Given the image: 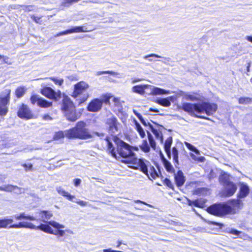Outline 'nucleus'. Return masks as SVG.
<instances>
[{"instance_id":"obj_1","label":"nucleus","mask_w":252,"mask_h":252,"mask_svg":"<svg viewBox=\"0 0 252 252\" xmlns=\"http://www.w3.org/2000/svg\"><path fill=\"white\" fill-rule=\"evenodd\" d=\"M249 192V186L245 183H241L239 191L237 194L238 199L230 200L227 203L214 204L207 208V212L217 216L235 214L243 206V203L240 199L246 197Z\"/></svg>"},{"instance_id":"obj_2","label":"nucleus","mask_w":252,"mask_h":252,"mask_svg":"<svg viewBox=\"0 0 252 252\" xmlns=\"http://www.w3.org/2000/svg\"><path fill=\"white\" fill-rule=\"evenodd\" d=\"M182 108L183 110L195 118L210 121L211 119L209 118L204 116L198 115L195 114L194 112H196L200 114L205 113L207 115L211 116L217 111L218 105L215 103L205 101L193 104L184 102L182 104Z\"/></svg>"},{"instance_id":"obj_3","label":"nucleus","mask_w":252,"mask_h":252,"mask_svg":"<svg viewBox=\"0 0 252 252\" xmlns=\"http://www.w3.org/2000/svg\"><path fill=\"white\" fill-rule=\"evenodd\" d=\"M148 126L156 138L159 139L161 143H163V149L167 158L170 159L172 158L175 167L179 168V150L177 146H175L171 149L173 142L172 137H169L163 143V136L160 129H157L154 128V126L150 123H148Z\"/></svg>"},{"instance_id":"obj_4","label":"nucleus","mask_w":252,"mask_h":252,"mask_svg":"<svg viewBox=\"0 0 252 252\" xmlns=\"http://www.w3.org/2000/svg\"><path fill=\"white\" fill-rule=\"evenodd\" d=\"M86 123L83 121L78 122L75 127L65 131V134L62 131L55 133L54 135V140L63 138L64 136L68 139H87L92 137L88 129L86 128Z\"/></svg>"},{"instance_id":"obj_5","label":"nucleus","mask_w":252,"mask_h":252,"mask_svg":"<svg viewBox=\"0 0 252 252\" xmlns=\"http://www.w3.org/2000/svg\"><path fill=\"white\" fill-rule=\"evenodd\" d=\"M113 141L117 146V151L118 154L123 158H129V159L123 160V162L134 163L137 160V158H135V154L132 151V150L137 151V147L133 148L116 136L113 137Z\"/></svg>"},{"instance_id":"obj_6","label":"nucleus","mask_w":252,"mask_h":252,"mask_svg":"<svg viewBox=\"0 0 252 252\" xmlns=\"http://www.w3.org/2000/svg\"><path fill=\"white\" fill-rule=\"evenodd\" d=\"M61 110L69 121L75 122L79 118L76 113V107L73 101L65 94H63Z\"/></svg>"},{"instance_id":"obj_7","label":"nucleus","mask_w":252,"mask_h":252,"mask_svg":"<svg viewBox=\"0 0 252 252\" xmlns=\"http://www.w3.org/2000/svg\"><path fill=\"white\" fill-rule=\"evenodd\" d=\"M220 184L223 186L224 192L226 196H231L237 190L236 185L230 181L229 176L226 174H222L219 178Z\"/></svg>"},{"instance_id":"obj_8","label":"nucleus","mask_w":252,"mask_h":252,"mask_svg":"<svg viewBox=\"0 0 252 252\" xmlns=\"http://www.w3.org/2000/svg\"><path fill=\"white\" fill-rule=\"evenodd\" d=\"M10 90L5 89L0 94V115H5L8 111L7 105L10 98Z\"/></svg>"},{"instance_id":"obj_9","label":"nucleus","mask_w":252,"mask_h":252,"mask_svg":"<svg viewBox=\"0 0 252 252\" xmlns=\"http://www.w3.org/2000/svg\"><path fill=\"white\" fill-rule=\"evenodd\" d=\"M40 93L45 97L55 101H58L62 97V93L60 90L56 92L50 87L43 88L41 90Z\"/></svg>"},{"instance_id":"obj_10","label":"nucleus","mask_w":252,"mask_h":252,"mask_svg":"<svg viewBox=\"0 0 252 252\" xmlns=\"http://www.w3.org/2000/svg\"><path fill=\"white\" fill-rule=\"evenodd\" d=\"M106 124L108 126L109 133L113 135L119 131V126L120 125L117 119L114 116L108 118Z\"/></svg>"},{"instance_id":"obj_11","label":"nucleus","mask_w":252,"mask_h":252,"mask_svg":"<svg viewBox=\"0 0 252 252\" xmlns=\"http://www.w3.org/2000/svg\"><path fill=\"white\" fill-rule=\"evenodd\" d=\"M31 103L34 104L36 102L39 107L48 108L52 105V102L39 96L38 95H32L30 98Z\"/></svg>"},{"instance_id":"obj_12","label":"nucleus","mask_w":252,"mask_h":252,"mask_svg":"<svg viewBox=\"0 0 252 252\" xmlns=\"http://www.w3.org/2000/svg\"><path fill=\"white\" fill-rule=\"evenodd\" d=\"M56 190L60 195L66 197V198L71 201L75 202L82 206H85L87 205V202L80 200L76 199L73 200L75 198V196L71 195L68 192L65 191L62 187H59L56 188Z\"/></svg>"},{"instance_id":"obj_13","label":"nucleus","mask_w":252,"mask_h":252,"mask_svg":"<svg viewBox=\"0 0 252 252\" xmlns=\"http://www.w3.org/2000/svg\"><path fill=\"white\" fill-rule=\"evenodd\" d=\"M17 116L22 119H30L32 118V114L31 110L27 105L22 104L19 107L17 112Z\"/></svg>"},{"instance_id":"obj_14","label":"nucleus","mask_w":252,"mask_h":252,"mask_svg":"<svg viewBox=\"0 0 252 252\" xmlns=\"http://www.w3.org/2000/svg\"><path fill=\"white\" fill-rule=\"evenodd\" d=\"M103 101L98 98L93 99L87 106V110L92 112L99 111L102 108Z\"/></svg>"},{"instance_id":"obj_15","label":"nucleus","mask_w":252,"mask_h":252,"mask_svg":"<svg viewBox=\"0 0 252 252\" xmlns=\"http://www.w3.org/2000/svg\"><path fill=\"white\" fill-rule=\"evenodd\" d=\"M88 87L89 85L85 82L81 81L77 83L74 85V89L72 96L74 97H77Z\"/></svg>"},{"instance_id":"obj_16","label":"nucleus","mask_w":252,"mask_h":252,"mask_svg":"<svg viewBox=\"0 0 252 252\" xmlns=\"http://www.w3.org/2000/svg\"><path fill=\"white\" fill-rule=\"evenodd\" d=\"M87 31L85 29H84V27L83 26H75L71 29H67L65 31L61 32L54 35L55 37H59L60 36H62L63 35H66L74 32H86Z\"/></svg>"},{"instance_id":"obj_17","label":"nucleus","mask_w":252,"mask_h":252,"mask_svg":"<svg viewBox=\"0 0 252 252\" xmlns=\"http://www.w3.org/2000/svg\"><path fill=\"white\" fill-rule=\"evenodd\" d=\"M175 100L174 96H170L166 98H158L156 102L158 104L164 107H169L171 105V102H174Z\"/></svg>"},{"instance_id":"obj_18","label":"nucleus","mask_w":252,"mask_h":252,"mask_svg":"<svg viewBox=\"0 0 252 252\" xmlns=\"http://www.w3.org/2000/svg\"><path fill=\"white\" fill-rule=\"evenodd\" d=\"M174 179L177 186L179 188L182 187L185 183L186 179L183 173L181 170H179L177 173H174Z\"/></svg>"},{"instance_id":"obj_19","label":"nucleus","mask_w":252,"mask_h":252,"mask_svg":"<svg viewBox=\"0 0 252 252\" xmlns=\"http://www.w3.org/2000/svg\"><path fill=\"white\" fill-rule=\"evenodd\" d=\"M41 221L46 223H41L39 225V230L52 234L54 230L52 228V225L49 223V221H47L44 219L41 220Z\"/></svg>"},{"instance_id":"obj_20","label":"nucleus","mask_w":252,"mask_h":252,"mask_svg":"<svg viewBox=\"0 0 252 252\" xmlns=\"http://www.w3.org/2000/svg\"><path fill=\"white\" fill-rule=\"evenodd\" d=\"M149 86L151 85L146 84L134 86L132 88V91L133 92L142 94L145 93V90L148 88Z\"/></svg>"},{"instance_id":"obj_21","label":"nucleus","mask_w":252,"mask_h":252,"mask_svg":"<svg viewBox=\"0 0 252 252\" xmlns=\"http://www.w3.org/2000/svg\"><path fill=\"white\" fill-rule=\"evenodd\" d=\"M105 140L107 142V149L109 153L111 155V156L113 157L116 158L117 155L115 148L114 147L113 143L110 141V138L108 136H107L105 138Z\"/></svg>"},{"instance_id":"obj_22","label":"nucleus","mask_w":252,"mask_h":252,"mask_svg":"<svg viewBox=\"0 0 252 252\" xmlns=\"http://www.w3.org/2000/svg\"><path fill=\"white\" fill-rule=\"evenodd\" d=\"M152 87V94L154 95H161L163 94H169L170 91L169 90H166L158 87H156L151 86Z\"/></svg>"},{"instance_id":"obj_23","label":"nucleus","mask_w":252,"mask_h":252,"mask_svg":"<svg viewBox=\"0 0 252 252\" xmlns=\"http://www.w3.org/2000/svg\"><path fill=\"white\" fill-rule=\"evenodd\" d=\"M138 165L140 171L149 176L148 165L146 164L145 161L143 159H139Z\"/></svg>"},{"instance_id":"obj_24","label":"nucleus","mask_w":252,"mask_h":252,"mask_svg":"<svg viewBox=\"0 0 252 252\" xmlns=\"http://www.w3.org/2000/svg\"><path fill=\"white\" fill-rule=\"evenodd\" d=\"M13 222V220L11 219H0V228H8V225L11 224Z\"/></svg>"},{"instance_id":"obj_25","label":"nucleus","mask_w":252,"mask_h":252,"mask_svg":"<svg viewBox=\"0 0 252 252\" xmlns=\"http://www.w3.org/2000/svg\"><path fill=\"white\" fill-rule=\"evenodd\" d=\"M13 217L17 220H21L23 219L32 221L36 220V219L34 217L27 215L25 213H22L20 215H14Z\"/></svg>"},{"instance_id":"obj_26","label":"nucleus","mask_w":252,"mask_h":252,"mask_svg":"<svg viewBox=\"0 0 252 252\" xmlns=\"http://www.w3.org/2000/svg\"><path fill=\"white\" fill-rule=\"evenodd\" d=\"M134 122L135 126V128L137 132H138L139 135L142 138H144L146 136V134L143 128H142L140 124L136 120H134Z\"/></svg>"},{"instance_id":"obj_27","label":"nucleus","mask_w":252,"mask_h":252,"mask_svg":"<svg viewBox=\"0 0 252 252\" xmlns=\"http://www.w3.org/2000/svg\"><path fill=\"white\" fill-rule=\"evenodd\" d=\"M148 139L149 142V146L150 148H152L154 150H156V142L152 135V134L148 130H147Z\"/></svg>"},{"instance_id":"obj_28","label":"nucleus","mask_w":252,"mask_h":252,"mask_svg":"<svg viewBox=\"0 0 252 252\" xmlns=\"http://www.w3.org/2000/svg\"><path fill=\"white\" fill-rule=\"evenodd\" d=\"M15 189L20 190L17 186L11 185H4L2 187H0V190L1 191L10 192L12 191V190H14ZM20 192V190H19V192Z\"/></svg>"},{"instance_id":"obj_29","label":"nucleus","mask_w":252,"mask_h":252,"mask_svg":"<svg viewBox=\"0 0 252 252\" xmlns=\"http://www.w3.org/2000/svg\"><path fill=\"white\" fill-rule=\"evenodd\" d=\"M162 163L167 172L170 173H175V169L169 161L166 160Z\"/></svg>"},{"instance_id":"obj_30","label":"nucleus","mask_w":252,"mask_h":252,"mask_svg":"<svg viewBox=\"0 0 252 252\" xmlns=\"http://www.w3.org/2000/svg\"><path fill=\"white\" fill-rule=\"evenodd\" d=\"M27 89L25 87L21 86L18 87L15 91V94L18 98H20L24 95L26 92Z\"/></svg>"},{"instance_id":"obj_31","label":"nucleus","mask_w":252,"mask_h":252,"mask_svg":"<svg viewBox=\"0 0 252 252\" xmlns=\"http://www.w3.org/2000/svg\"><path fill=\"white\" fill-rule=\"evenodd\" d=\"M140 148L145 153H149L150 151V147L146 139L143 140Z\"/></svg>"},{"instance_id":"obj_32","label":"nucleus","mask_w":252,"mask_h":252,"mask_svg":"<svg viewBox=\"0 0 252 252\" xmlns=\"http://www.w3.org/2000/svg\"><path fill=\"white\" fill-rule=\"evenodd\" d=\"M239 103L240 104L247 105L252 103V97H241L238 100Z\"/></svg>"},{"instance_id":"obj_33","label":"nucleus","mask_w":252,"mask_h":252,"mask_svg":"<svg viewBox=\"0 0 252 252\" xmlns=\"http://www.w3.org/2000/svg\"><path fill=\"white\" fill-rule=\"evenodd\" d=\"M40 215L42 219L44 218L46 220H49L53 216L52 213L48 211H42L40 212Z\"/></svg>"},{"instance_id":"obj_34","label":"nucleus","mask_w":252,"mask_h":252,"mask_svg":"<svg viewBox=\"0 0 252 252\" xmlns=\"http://www.w3.org/2000/svg\"><path fill=\"white\" fill-rule=\"evenodd\" d=\"M27 222H20L18 224H13L9 226V228H26Z\"/></svg>"},{"instance_id":"obj_35","label":"nucleus","mask_w":252,"mask_h":252,"mask_svg":"<svg viewBox=\"0 0 252 252\" xmlns=\"http://www.w3.org/2000/svg\"><path fill=\"white\" fill-rule=\"evenodd\" d=\"M133 113L137 116L138 119L140 120L141 123L144 126H148V123H147L145 120L144 119L142 115L138 112H137L135 110H133Z\"/></svg>"},{"instance_id":"obj_36","label":"nucleus","mask_w":252,"mask_h":252,"mask_svg":"<svg viewBox=\"0 0 252 252\" xmlns=\"http://www.w3.org/2000/svg\"><path fill=\"white\" fill-rule=\"evenodd\" d=\"M185 144L186 147L189 150L194 152L196 154H198H198H200L199 151L195 146H194L192 144H190V143H189L188 142H185Z\"/></svg>"},{"instance_id":"obj_37","label":"nucleus","mask_w":252,"mask_h":252,"mask_svg":"<svg viewBox=\"0 0 252 252\" xmlns=\"http://www.w3.org/2000/svg\"><path fill=\"white\" fill-rule=\"evenodd\" d=\"M182 95L184 96V98L187 100L191 101L196 100L197 98L193 95L189 94L186 92H182Z\"/></svg>"},{"instance_id":"obj_38","label":"nucleus","mask_w":252,"mask_h":252,"mask_svg":"<svg viewBox=\"0 0 252 252\" xmlns=\"http://www.w3.org/2000/svg\"><path fill=\"white\" fill-rule=\"evenodd\" d=\"M150 173L151 177L154 179L158 177V173L153 166H150Z\"/></svg>"},{"instance_id":"obj_39","label":"nucleus","mask_w":252,"mask_h":252,"mask_svg":"<svg viewBox=\"0 0 252 252\" xmlns=\"http://www.w3.org/2000/svg\"><path fill=\"white\" fill-rule=\"evenodd\" d=\"M49 223L52 225V227H53L56 229H60V228H64V225H63V224H61L59 223H58L55 221H53V220L49 221Z\"/></svg>"},{"instance_id":"obj_40","label":"nucleus","mask_w":252,"mask_h":252,"mask_svg":"<svg viewBox=\"0 0 252 252\" xmlns=\"http://www.w3.org/2000/svg\"><path fill=\"white\" fill-rule=\"evenodd\" d=\"M104 74H109L112 75H115L117 74V72L113 71H109V70L102 71H99L96 72V75H100Z\"/></svg>"},{"instance_id":"obj_41","label":"nucleus","mask_w":252,"mask_h":252,"mask_svg":"<svg viewBox=\"0 0 252 252\" xmlns=\"http://www.w3.org/2000/svg\"><path fill=\"white\" fill-rule=\"evenodd\" d=\"M50 80L53 81L56 84L61 86L63 83V79H58V78L52 77L50 78Z\"/></svg>"},{"instance_id":"obj_42","label":"nucleus","mask_w":252,"mask_h":252,"mask_svg":"<svg viewBox=\"0 0 252 252\" xmlns=\"http://www.w3.org/2000/svg\"><path fill=\"white\" fill-rule=\"evenodd\" d=\"M150 57H156V58H162L160 56H159L157 54H149V55L144 56V58L145 59H147ZM162 58H164V59L166 60L167 61H169L170 60V59L169 58H164V57H162Z\"/></svg>"},{"instance_id":"obj_43","label":"nucleus","mask_w":252,"mask_h":252,"mask_svg":"<svg viewBox=\"0 0 252 252\" xmlns=\"http://www.w3.org/2000/svg\"><path fill=\"white\" fill-rule=\"evenodd\" d=\"M204 203L205 202L204 201H201V200H194L193 206L198 207H203Z\"/></svg>"},{"instance_id":"obj_44","label":"nucleus","mask_w":252,"mask_h":252,"mask_svg":"<svg viewBox=\"0 0 252 252\" xmlns=\"http://www.w3.org/2000/svg\"><path fill=\"white\" fill-rule=\"evenodd\" d=\"M163 183L168 187L171 189L172 190H174V186L169 179L165 178L163 181Z\"/></svg>"},{"instance_id":"obj_45","label":"nucleus","mask_w":252,"mask_h":252,"mask_svg":"<svg viewBox=\"0 0 252 252\" xmlns=\"http://www.w3.org/2000/svg\"><path fill=\"white\" fill-rule=\"evenodd\" d=\"M64 231L59 229H57L56 230H53V233L52 234L55 235H58L60 237H63L64 234Z\"/></svg>"},{"instance_id":"obj_46","label":"nucleus","mask_w":252,"mask_h":252,"mask_svg":"<svg viewBox=\"0 0 252 252\" xmlns=\"http://www.w3.org/2000/svg\"><path fill=\"white\" fill-rule=\"evenodd\" d=\"M23 167L26 171H32V163H24L22 164Z\"/></svg>"},{"instance_id":"obj_47","label":"nucleus","mask_w":252,"mask_h":252,"mask_svg":"<svg viewBox=\"0 0 252 252\" xmlns=\"http://www.w3.org/2000/svg\"><path fill=\"white\" fill-rule=\"evenodd\" d=\"M26 228L35 230H39V225L36 226L31 222H27Z\"/></svg>"},{"instance_id":"obj_48","label":"nucleus","mask_w":252,"mask_h":252,"mask_svg":"<svg viewBox=\"0 0 252 252\" xmlns=\"http://www.w3.org/2000/svg\"><path fill=\"white\" fill-rule=\"evenodd\" d=\"M229 233L235 236H239L242 232L234 228H231L229 231Z\"/></svg>"},{"instance_id":"obj_49","label":"nucleus","mask_w":252,"mask_h":252,"mask_svg":"<svg viewBox=\"0 0 252 252\" xmlns=\"http://www.w3.org/2000/svg\"><path fill=\"white\" fill-rule=\"evenodd\" d=\"M159 155L160 159H161L162 162H163L164 161H166L167 159L165 158L163 154L162 153V152H161V151L160 150L159 148Z\"/></svg>"},{"instance_id":"obj_50","label":"nucleus","mask_w":252,"mask_h":252,"mask_svg":"<svg viewBox=\"0 0 252 252\" xmlns=\"http://www.w3.org/2000/svg\"><path fill=\"white\" fill-rule=\"evenodd\" d=\"M110 97L106 95L103 96V98L101 99L103 101V103H107L109 102Z\"/></svg>"},{"instance_id":"obj_51","label":"nucleus","mask_w":252,"mask_h":252,"mask_svg":"<svg viewBox=\"0 0 252 252\" xmlns=\"http://www.w3.org/2000/svg\"><path fill=\"white\" fill-rule=\"evenodd\" d=\"M81 182V180L80 179L77 178L74 180V184L75 187H78V186H79Z\"/></svg>"},{"instance_id":"obj_52","label":"nucleus","mask_w":252,"mask_h":252,"mask_svg":"<svg viewBox=\"0 0 252 252\" xmlns=\"http://www.w3.org/2000/svg\"><path fill=\"white\" fill-rule=\"evenodd\" d=\"M32 18L36 22V23H40V22L41 21L40 20L41 19V18L40 17H38L37 16H32Z\"/></svg>"},{"instance_id":"obj_53","label":"nucleus","mask_w":252,"mask_h":252,"mask_svg":"<svg viewBox=\"0 0 252 252\" xmlns=\"http://www.w3.org/2000/svg\"><path fill=\"white\" fill-rule=\"evenodd\" d=\"M43 120L47 121V120H52V118L48 114H45L43 116Z\"/></svg>"},{"instance_id":"obj_54","label":"nucleus","mask_w":252,"mask_h":252,"mask_svg":"<svg viewBox=\"0 0 252 252\" xmlns=\"http://www.w3.org/2000/svg\"><path fill=\"white\" fill-rule=\"evenodd\" d=\"M143 79L142 78H134L132 79V83L135 84L137 82H140L142 81Z\"/></svg>"},{"instance_id":"obj_55","label":"nucleus","mask_w":252,"mask_h":252,"mask_svg":"<svg viewBox=\"0 0 252 252\" xmlns=\"http://www.w3.org/2000/svg\"><path fill=\"white\" fill-rule=\"evenodd\" d=\"M245 39L248 41L252 43V35H247L245 37Z\"/></svg>"},{"instance_id":"obj_56","label":"nucleus","mask_w":252,"mask_h":252,"mask_svg":"<svg viewBox=\"0 0 252 252\" xmlns=\"http://www.w3.org/2000/svg\"><path fill=\"white\" fill-rule=\"evenodd\" d=\"M211 223L213 224L217 225V226H222L223 225V224H222L221 223L218 222H215V221H212Z\"/></svg>"},{"instance_id":"obj_57","label":"nucleus","mask_w":252,"mask_h":252,"mask_svg":"<svg viewBox=\"0 0 252 252\" xmlns=\"http://www.w3.org/2000/svg\"><path fill=\"white\" fill-rule=\"evenodd\" d=\"M190 157L192 159H193L194 160H197V158H198L195 155H194L192 153H190Z\"/></svg>"},{"instance_id":"obj_58","label":"nucleus","mask_w":252,"mask_h":252,"mask_svg":"<svg viewBox=\"0 0 252 252\" xmlns=\"http://www.w3.org/2000/svg\"><path fill=\"white\" fill-rule=\"evenodd\" d=\"M205 159V158L204 157H200L197 158V161L201 162H204Z\"/></svg>"},{"instance_id":"obj_59","label":"nucleus","mask_w":252,"mask_h":252,"mask_svg":"<svg viewBox=\"0 0 252 252\" xmlns=\"http://www.w3.org/2000/svg\"><path fill=\"white\" fill-rule=\"evenodd\" d=\"M134 202L137 203H141V204H145L146 205H148V204L147 203H146V202L141 201L140 200H136Z\"/></svg>"},{"instance_id":"obj_60","label":"nucleus","mask_w":252,"mask_h":252,"mask_svg":"<svg viewBox=\"0 0 252 252\" xmlns=\"http://www.w3.org/2000/svg\"><path fill=\"white\" fill-rule=\"evenodd\" d=\"M188 203L189 206H192L193 204L194 200H190L189 199H188Z\"/></svg>"},{"instance_id":"obj_61","label":"nucleus","mask_w":252,"mask_h":252,"mask_svg":"<svg viewBox=\"0 0 252 252\" xmlns=\"http://www.w3.org/2000/svg\"><path fill=\"white\" fill-rule=\"evenodd\" d=\"M122 244H123V243L122 242V241H120V240H119V241H118V245H117V248H120V246H121ZM123 244H124L123 243Z\"/></svg>"},{"instance_id":"obj_62","label":"nucleus","mask_w":252,"mask_h":252,"mask_svg":"<svg viewBox=\"0 0 252 252\" xmlns=\"http://www.w3.org/2000/svg\"><path fill=\"white\" fill-rule=\"evenodd\" d=\"M149 111H154V112H159V111L158 109H153L152 108H150V109H149Z\"/></svg>"},{"instance_id":"obj_63","label":"nucleus","mask_w":252,"mask_h":252,"mask_svg":"<svg viewBox=\"0 0 252 252\" xmlns=\"http://www.w3.org/2000/svg\"><path fill=\"white\" fill-rule=\"evenodd\" d=\"M19 189H20V192H19V190L18 189H15L14 190H13L14 191H15L16 193H21L22 192V191H21V189L19 188Z\"/></svg>"},{"instance_id":"obj_64","label":"nucleus","mask_w":252,"mask_h":252,"mask_svg":"<svg viewBox=\"0 0 252 252\" xmlns=\"http://www.w3.org/2000/svg\"><path fill=\"white\" fill-rule=\"evenodd\" d=\"M95 134L96 135H97L98 136H101V137H103L104 136V134L103 133H99L98 132H95Z\"/></svg>"}]
</instances>
